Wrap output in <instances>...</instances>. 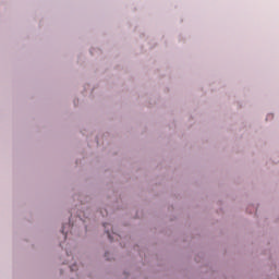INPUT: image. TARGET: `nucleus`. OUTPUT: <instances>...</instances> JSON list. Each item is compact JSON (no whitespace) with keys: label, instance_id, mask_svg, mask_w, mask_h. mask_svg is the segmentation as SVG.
<instances>
[{"label":"nucleus","instance_id":"1","mask_svg":"<svg viewBox=\"0 0 279 279\" xmlns=\"http://www.w3.org/2000/svg\"><path fill=\"white\" fill-rule=\"evenodd\" d=\"M104 227H105L106 233L108 234L110 241H112V235L110 234V230H108V228H111V225L105 223Z\"/></svg>","mask_w":279,"mask_h":279},{"label":"nucleus","instance_id":"2","mask_svg":"<svg viewBox=\"0 0 279 279\" xmlns=\"http://www.w3.org/2000/svg\"><path fill=\"white\" fill-rule=\"evenodd\" d=\"M62 233L64 234V229H62Z\"/></svg>","mask_w":279,"mask_h":279}]
</instances>
